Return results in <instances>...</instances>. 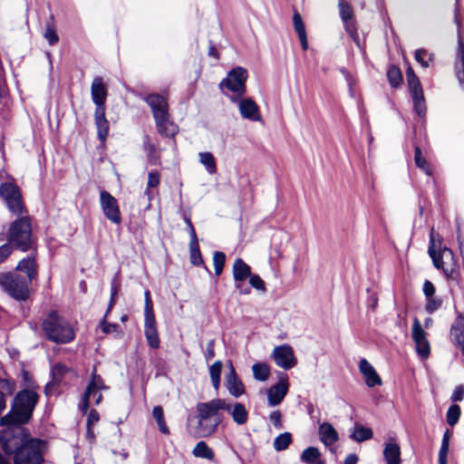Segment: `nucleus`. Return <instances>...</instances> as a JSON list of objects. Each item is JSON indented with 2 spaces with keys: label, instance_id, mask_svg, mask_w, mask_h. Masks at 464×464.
<instances>
[{
  "label": "nucleus",
  "instance_id": "nucleus-1",
  "mask_svg": "<svg viewBox=\"0 0 464 464\" xmlns=\"http://www.w3.org/2000/svg\"><path fill=\"white\" fill-rule=\"evenodd\" d=\"M39 399V394L32 389H23L19 391L14 395L10 411L1 417V422H16L17 424L29 423L33 418V413Z\"/></svg>",
  "mask_w": 464,
  "mask_h": 464
},
{
  "label": "nucleus",
  "instance_id": "nucleus-2",
  "mask_svg": "<svg viewBox=\"0 0 464 464\" xmlns=\"http://www.w3.org/2000/svg\"><path fill=\"white\" fill-rule=\"evenodd\" d=\"M42 329L46 339L55 343H69L75 337L71 324L55 311L46 314L42 323Z\"/></svg>",
  "mask_w": 464,
  "mask_h": 464
},
{
  "label": "nucleus",
  "instance_id": "nucleus-3",
  "mask_svg": "<svg viewBox=\"0 0 464 464\" xmlns=\"http://www.w3.org/2000/svg\"><path fill=\"white\" fill-rule=\"evenodd\" d=\"M19 217L10 225L7 244L22 251H27L33 246L31 218L28 216Z\"/></svg>",
  "mask_w": 464,
  "mask_h": 464
},
{
  "label": "nucleus",
  "instance_id": "nucleus-4",
  "mask_svg": "<svg viewBox=\"0 0 464 464\" xmlns=\"http://www.w3.org/2000/svg\"><path fill=\"white\" fill-rule=\"evenodd\" d=\"M31 283L16 272L0 273V287L16 301H26L30 296Z\"/></svg>",
  "mask_w": 464,
  "mask_h": 464
},
{
  "label": "nucleus",
  "instance_id": "nucleus-5",
  "mask_svg": "<svg viewBox=\"0 0 464 464\" xmlns=\"http://www.w3.org/2000/svg\"><path fill=\"white\" fill-rule=\"evenodd\" d=\"M47 442L44 440L34 438L13 455L14 464H44V450Z\"/></svg>",
  "mask_w": 464,
  "mask_h": 464
},
{
  "label": "nucleus",
  "instance_id": "nucleus-6",
  "mask_svg": "<svg viewBox=\"0 0 464 464\" xmlns=\"http://www.w3.org/2000/svg\"><path fill=\"white\" fill-rule=\"evenodd\" d=\"M144 298V334L148 342V345L152 349H158L160 344V340L153 312V303L149 290L145 291Z\"/></svg>",
  "mask_w": 464,
  "mask_h": 464
},
{
  "label": "nucleus",
  "instance_id": "nucleus-7",
  "mask_svg": "<svg viewBox=\"0 0 464 464\" xmlns=\"http://www.w3.org/2000/svg\"><path fill=\"white\" fill-rule=\"evenodd\" d=\"M0 197L13 215L22 216L26 212L20 188L15 184L12 182L2 183L0 185Z\"/></svg>",
  "mask_w": 464,
  "mask_h": 464
},
{
  "label": "nucleus",
  "instance_id": "nucleus-8",
  "mask_svg": "<svg viewBox=\"0 0 464 464\" xmlns=\"http://www.w3.org/2000/svg\"><path fill=\"white\" fill-rule=\"evenodd\" d=\"M247 76V71L243 67L237 66L228 72L227 77L221 81L219 86L221 89L225 87L228 91L237 93L238 97H242L246 93Z\"/></svg>",
  "mask_w": 464,
  "mask_h": 464
},
{
  "label": "nucleus",
  "instance_id": "nucleus-9",
  "mask_svg": "<svg viewBox=\"0 0 464 464\" xmlns=\"http://www.w3.org/2000/svg\"><path fill=\"white\" fill-rule=\"evenodd\" d=\"M428 253H429V256L432 259V263H433L434 266L437 269H442L448 278H454L455 270L450 269L449 271L443 266V258L450 257V259H452L453 253H452L451 249L448 248L447 246H444L441 250L437 252V250L435 249V238H434L433 229L431 230V233L430 235Z\"/></svg>",
  "mask_w": 464,
  "mask_h": 464
},
{
  "label": "nucleus",
  "instance_id": "nucleus-10",
  "mask_svg": "<svg viewBox=\"0 0 464 464\" xmlns=\"http://www.w3.org/2000/svg\"><path fill=\"white\" fill-rule=\"evenodd\" d=\"M196 418H219L218 411H230V402L224 399H213L207 402H198L196 405Z\"/></svg>",
  "mask_w": 464,
  "mask_h": 464
},
{
  "label": "nucleus",
  "instance_id": "nucleus-11",
  "mask_svg": "<svg viewBox=\"0 0 464 464\" xmlns=\"http://www.w3.org/2000/svg\"><path fill=\"white\" fill-rule=\"evenodd\" d=\"M100 204L103 215L113 224L121 223V214L117 199L107 190L100 192Z\"/></svg>",
  "mask_w": 464,
  "mask_h": 464
},
{
  "label": "nucleus",
  "instance_id": "nucleus-12",
  "mask_svg": "<svg viewBox=\"0 0 464 464\" xmlns=\"http://www.w3.org/2000/svg\"><path fill=\"white\" fill-rule=\"evenodd\" d=\"M272 357L277 366L284 370H290L296 365V359L293 348L288 344L275 347Z\"/></svg>",
  "mask_w": 464,
  "mask_h": 464
},
{
  "label": "nucleus",
  "instance_id": "nucleus-13",
  "mask_svg": "<svg viewBox=\"0 0 464 464\" xmlns=\"http://www.w3.org/2000/svg\"><path fill=\"white\" fill-rule=\"evenodd\" d=\"M228 369L229 371L225 378V386L231 396L238 398L245 393L244 384L238 378L231 361L228 362Z\"/></svg>",
  "mask_w": 464,
  "mask_h": 464
},
{
  "label": "nucleus",
  "instance_id": "nucleus-14",
  "mask_svg": "<svg viewBox=\"0 0 464 464\" xmlns=\"http://www.w3.org/2000/svg\"><path fill=\"white\" fill-rule=\"evenodd\" d=\"M107 88L101 76H95L91 85L92 101L96 108L106 109Z\"/></svg>",
  "mask_w": 464,
  "mask_h": 464
},
{
  "label": "nucleus",
  "instance_id": "nucleus-15",
  "mask_svg": "<svg viewBox=\"0 0 464 464\" xmlns=\"http://www.w3.org/2000/svg\"><path fill=\"white\" fill-rule=\"evenodd\" d=\"M150 106L153 118L169 112V104L166 98L159 93H150L142 97Z\"/></svg>",
  "mask_w": 464,
  "mask_h": 464
},
{
  "label": "nucleus",
  "instance_id": "nucleus-16",
  "mask_svg": "<svg viewBox=\"0 0 464 464\" xmlns=\"http://www.w3.org/2000/svg\"><path fill=\"white\" fill-rule=\"evenodd\" d=\"M287 380L280 381L267 390V404L270 407L279 405L288 392Z\"/></svg>",
  "mask_w": 464,
  "mask_h": 464
},
{
  "label": "nucleus",
  "instance_id": "nucleus-17",
  "mask_svg": "<svg viewBox=\"0 0 464 464\" xmlns=\"http://www.w3.org/2000/svg\"><path fill=\"white\" fill-rule=\"evenodd\" d=\"M158 132L167 138H172L177 133V126L170 121L169 113L154 117Z\"/></svg>",
  "mask_w": 464,
  "mask_h": 464
},
{
  "label": "nucleus",
  "instance_id": "nucleus-18",
  "mask_svg": "<svg viewBox=\"0 0 464 464\" xmlns=\"http://www.w3.org/2000/svg\"><path fill=\"white\" fill-rule=\"evenodd\" d=\"M198 425L196 427L197 435L200 438H207L212 435L218 425L221 423L220 418H197Z\"/></svg>",
  "mask_w": 464,
  "mask_h": 464
},
{
  "label": "nucleus",
  "instance_id": "nucleus-19",
  "mask_svg": "<svg viewBox=\"0 0 464 464\" xmlns=\"http://www.w3.org/2000/svg\"><path fill=\"white\" fill-rule=\"evenodd\" d=\"M359 369L362 374L364 376L365 382L368 387L372 388L382 384L381 377L366 359H362L360 361Z\"/></svg>",
  "mask_w": 464,
  "mask_h": 464
},
{
  "label": "nucleus",
  "instance_id": "nucleus-20",
  "mask_svg": "<svg viewBox=\"0 0 464 464\" xmlns=\"http://www.w3.org/2000/svg\"><path fill=\"white\" fill-rule=\"evenodd\" d=\"M454 71L459 85L464 90V43L459 35L458 49L454 62Z\"/></svg>",
  "mask_w": 464,
  "mask_h": 464
},
{
  "label": "nucleus",
  "instance_id": "nucleus-21",
  "mask_svg": "<svg viewBox=\"0 0 464 464\" xmlns=\"http://www.w3.org/2000/svg\"><path fill=\"white\" fill-rule=\"evenodd\" d=\"M452 342L458 346L464 356V317L459 315L450 328Z\"/></svg>",
  "mask_w": 464,
  "mask_h": 464
},
{
  "label": "nucleus",
  "instance_id": "nucleus-22",
  "mask_svg": "<svg viewBox=\"0 0 464 464\" xmlns=\"http://www.w3.org/2000/svg\"><path fill=\"white\" fill-rule=\"evenodd\" d=\"M106 109L95 108L94 120L99 140L104 142L109 133V121L105 117Z\"/></svg>",
  "mask_w": 464,
  "mask_h": 464
},
{
  "label": "nucleus",
  "instance_id": "nucleus-23",
  "mask_svg": "<svg viewBox=\"0 0 464 464\" xmlns=\"http://www.w3.org/2000/svg\"><path fill=\"white\" fill-rule=\"evenodd\" d=\"M239 111L244 119H247L253 121H258L259 108L257 104L251 99H244L239 102Z\"/></svg>",
  "mask_w": 464,
  "mask_h": 464
},
{
  "label": "nucleus",
  "instance_id": "nucleus-24",
  "mask_svg": "<svg viewBox=\"0 0 464 464\" xmlns=\"http://www.w3.org/2000/svg\"><path fill=\"white\" fill-rule=\"evenodd\" d=\"M383 458L386 464L401 463V447L395 440L391 439L384 444Z\"/></svg>",
  "mask_w": 464,
  "mask_h": 464
},
{
  "label": "nucleus",
  "instance_id": "nucleus-25",
  "mask_svg": "<svg viewBox=\"0 0 464 464\" xmlns=\"http://www.w3.org/2000/svg\"><path fill=\"white\" fill-rule=\"evenodd\" d=\"M318 433L321 441L326 446H331L338 440V433L329 422H323L319 425Z\"/></svg>",
  "mask_w": 464,
  "mask_h": 464
},
{
  "label": "nucleus",
  "instance_id": "nucleus-26",
  "mask_svg": "<svg viewBox=\"0 0 464 464\" xmlns=\"http://www.w3.org/2000/svg\"><path fill=\"white\" fill-rule=\"evenodd\" d=\"M143 150L146 153L147 160L150 165H159L160 154L157 146L150 141L149 135H144L142 139Z\"/></svg>",
  "mask_w": 464,
  "mask_h": 464
},
{
  "label": "nucleus",
  "instance_id": "nucleus-27",
  "mask_svg": "<svg viewBox=\"0 0 464 464\" xmlns=\"http://www.w3.org/2000/svg\"><path fill=\"white\" fill-rule=\"evenodd\" d=\"M16 270L24 272L26 276L24 279H29L32 284L33 280L37 276L35 260L33 257L23 258L17 265Z\"/></svg>",
  "mask_w": 464,
  "mask_h": 464
},
{
  "label": "nucleus",
  "instance_id": "nucleus-28",
  "mask_svg": "<svg viewBox=\"0 0 464 464\" xmlns=\"http://www.w3.org/2000/svg\"><path fill=\"white\" fill-rule=\"evenodd\" d=\"M251 275V267L242 258H237L233 265L234 281H246Z\"/></svg>",
  "mask_w": 464,
  "mask_h": 464
},
{
  "label": "nucleus",
  "instance_id": "nucleus-29",
  "mask_svg": "<svg viewBox=\"0 0 464 464\" xmlns=\"http://www.w3.org/2000/svg\"><path fill=\"white\" fill-rule=\"evenodd\" d=\"M338 8L345 30H350V24H353V10L352 5L345 0H339Z\"/></svg>",
  "mask_w": 464,
  "mask_h": 464
},
{
  "label": "nucleus",
  "instance_id": "nucleus-30",
  "mask_svg": "<svg viewBox=\"0 0 464 464\" xmlns=\"http://www.w3.org/2000/svg\"><path fill=\"white\" fill-rule=\"evenodd\" d=\"M227 412L237 425H243L247 421L248 412L241 402H236L233 406L230 404V411Z\"/></svg>",
  "mask_w": 464,
  "mask_h": 464
},
{
  "label": "nucleus",
  "instance_id": "nucleus-31",
  "mask_svg": "<svg viewBox=\"0 0 464 464\" xmlns=\"http://www.w3.org/2000/svg\"><path fill=\"white\" fill-rule=\"evenodd\" d=\"M321 456L320 450L311 446L303 450L300 459L305 464H325Z\"/></svg>",
  "mask_w": 464,
  "mask_h": 464
},
{
  "label": "nucleus",
  "instance_id": "nucleus-32",
  "mask_svg": "<svg viewBox=\"0 0 464 464\" xmlns=\"http://www.w3.org/2000/svg\"><path fill=\"white\" fill-rule=\"evenodd\" d=\"M373 437L372 429L355 424L353 430L350 434V438L356 442H363Z\"/></svg>",
  "mask_w": 464,
  "mask_h": 464
},
{
  "label": "nucleus",
  "instance_id": "nucleus-33",
  "mask_svg": "<svg viewBox=\"0 0 464 464\" xmlns=\"http://www.w3.org/2000/svg\"><path fill=\"white\" fill-rule=\"evenodd\" d=\"M192 454L196 458L205 459L208 460H213L215 458L213 450L203 440H200L196 444L192 450Z\"/></svg>",
  "mask_w": 464,
  "mask_h": 464
},
{
  "label": "nucleus",
  "instance_id": "nucleus-34",
  "mask_svg": "<svg viewBox=\"0 0 464 464\" xmlns=\"http://www.w3.org/2000/svg\"><path fill=\"white\" fill-rule=\"evenodd\" d=\"M411 96L412 98L415 112L418 114L420 118L425 117L427 108L425 104L423 91L411 92Z\"/></svg>",
  "mask_w": 464,
  "mask_h": 464
},
{
  "label": "nucleus",
  "instance_id": "nucleus-35",
  "mask_svg": "<svg viewBox=\"0 0 464 464\" xmlns=\"http://www.w3.org/2000/svg\"><path fill=\"white\" fill-rule=\"evenodd\" d=\"M189 259L193 266H199L204 265L198 238L189 241Z\"/></svg>",
  "mask_w": 464,
  "mask_h": 464
},
{
  "label": "nucleus",
  "instance_id": "nucleus-36",
  "mask_svg": "<svg viewBox=\"0 0 464 464\" xmlns=\"http://www.w3.org/2000/svg\"><path fill=\"white\" fill-rule=\"evenodd\" d=\"M199 162L205 167L209 174L217 172L216 160L211 152H199Z\"/></svg>",
  "mask_w": 464,
  "mask_h": 464
},
{
  "label": "nucleus",
  "instance_id": "nucleus-37",
  "mask_svg": "<svg viewBox=\"0 0 464 464\" xmlns=\"http://www.w3.org/2000/svg\"><path fill=\"white\" fill-rule=\"evenodd\" d=\"M152 416L158 424L160 431L165 435L169 434V429L164 420V411L161 406L153 407Z\"/></svg>",
  "mask_w": 464,
  "mask_h": 464
},
{
  "label": "nucleus",
  "instance_id": "nucleus-38",
  "mask_svg": "<svg viewBox=\"0 0 464 464\" xmlns=\"http://www.w3.org/2000/svg\"><path fill=\"white\" fill-rule=\"evenodd\" d=\"M253 375L256 381L265 382L270 374V368L265 362H256L252 366Z\"/></svg>",
  "mask_w": 464,
  "mask_h": 464
},
{
  "label": "nucleus",
  "instance_id": "nucleus-39",
  "mask_svg": "<svg viewBox=\"0 0 464 464\" xmlns=\"http://www.w3.org/2000/svg\"><path fill=\"white\" fill-rule=\"evenodd\" d=\"M387 78L392 88H398L402 82V74L400 68L396 65H391L387 71Z\"/></svg>",
  "mask_w": 464,
  "mask_h": 464
},
{
  "label": "nucleus",
  "instance_id": "nucleus-40",
  "mask_svg": "<svg viewBox=\"0 0 464 464\" xmlns=\"http://www.w3.org/2000/svg\"><path fill=\"white\" fill-rule=\"evenodd\" d=\"M292 434L288 431L279 434L274 440V449L276 451L285 450L292 443Z\"/></svg>",
  "mask_w": 464,
  "mask_h": 464
},
{
  "label": "nucleus",
  "instance_id": "nucleus-41",
  "mask_svg": "<svg viewBox=\"0 0 464 464\" xmlns=\"http://www.w3.org/2000/svg\"><path fill=\"white\" fill-rule=\"evenodd\" d=\"M223 363L221 361H216L209 367V375L211 379L212 385L215 390H218L220 386V374L222 371Z\"/></svg>",
  "mask_w": 464,
  "mask_h": 464
},
{
  "label": "nucleus",
  "instance_id": "nucleus-42",
  "mask_svg": "<svg viewBox=\"0 0 464 464\" xmlns=\"http://www.w3.org/2000/svg\"><path fill=\"white\" fill-rule=\"evenodd\" d=\"M414 161L416 166L422 169L428 176H430L432 174L430 164L423 157L419 146H415L414 148Z\"/></svg>",
  "mask_w": 464,
  "mask_h": 464
},
{
  "label": "nucleus",
  "instance_id": "nucleus-43",
  "mask_svg": "<svg viewBox=\"0 0 464 464\" xmlns=\"http://www.w3.org/2000/svg\"><path fill=\"white\" fill-rule=\"evenodd\" d=\"M406 77L411 93L422 91L420 80L411 67H408V69L406 70Z\"/></svg>",
  "mask_w": 464,
  "mask_h": 464
},
{
  "label": "nucleus",
  "instance_id": "nucleus-44",
  "mask_svg": "<svg viewBox=\"0 0 464 464\" xmlns=\"http://www.w3.org/2000/svg\"><path fill=\"white\" fill-rule=\"evenodd\" d=\"M461 414L460 407L458 404H451L446 413L447 423L453 427L459 422Z\"/></svg>",
  "mask_w": 464,
  "mask_h": 464
},
{
  "label": "nucleus",
  "instance_id": "nucleus-45",
  "mask_svg": "<svg viewBox=\"0 0 464 464\" xmlns=\"http://www.w3.org/2000/svg\"><path fill=\"white\" fill-rule=\"evenodd\" d=\"M106 389L102 378L96 373V368H93L92 373V379L89 382L85 391L88 392H93L94 390H103Z\"/></svg>",
  "mask_w": 464,
  "mask_h": 464
},
{
  "label": "nucleus",
  "instance_id": "nucleus-46",
  "mask_svg": "<svg viewBox=\"0 0 464 464\" xmlns=\"http://www.w3.org/2000/svg\"><path fill=\"white\" fill-rule=\"evenodd\" d=\"M412 339L415 343H419L420 342L426 340V333L416 317L414 318L412 324Z\"/></svg>",
  "mask_w": 464,
  "mask_h": 464
},
{
  "label": "nucleus",
  "instance_id": "nucleus-47",
  "mask_svg": "<svg viewBox=\"0 0 464 464\" xmlns=\"http://www.w3.org/2000/svg\"><path fill=\"white\" fill-rule=\"evenodd\" d=\"M226 262V255L223 252L216 251L213 256L214 269L216 276H220Z\"/></svg>",
  "mask_w": 464,
  "mask_h": 464
},
{
  "label": "nucleus",
  "instance_id": "nucleus-48",
  "mask_svg": "<svg viewBox=\"0 0 464 464\" xmlns=\"http://www.w3.org/2000/svg\"><path fill=\"white\" fill-rule=\"evenodd\" d=\"M69 372V368L63 363L55 364L51 371L52 379L61 383L63 377Z\"/></svg>",
  "mask_w": 464,
  "mask_h": 464
},
{
  "label": "nucleus",
  "instance_id": "nucleus-49",
  "mask_svg": "<svg viewBox=\"0 0 464 464\" xmlns=\"http://www.w3.org/2000/svg\"><path fill=\"white\" fill-rule=\"evenodd\" d=\"M16 390V382L13 379L3 378L0 382V391L7 395H12Z\"/></svg>",
  "mask_w": 464,
  "mask_h": 464
},
{
  "label": "nucleus",
  "instance_id": "nucleus-50",
  "mask_svg": "<svg viewBox=\"0 0 464 464\" xmlns=\"http://www.w3.org/2000/svg\"><path fill=\"white\" fill-rule=\"evenodd\" d=\"M44 36L51 45H54L59 42V36L51 24H46Z\"/></svg>",
  "mask_w": 464,
  "mask_h": 464
},
{
  "label": "nucleus",
  "instance_id": "nucleus-51",
  "mask_svg": "<svg viewBox=\"0 0 464 464\" xmlns=\"http://www.w3.org/2000/svg\"><path fill=\"white\" fill-rule=\"evenodd\" d=\"M100 327L102 331L106 334L112 333H120V325L118 324L108 323L107 317H105V315L100 321Z\"/></svg>",
  "mask_w": 464,
  "mask_h": 464
},
{
  "label": "nucleus",
  "instance_id": "nucleus-52",
  "mask_svg": "<svg viewBox=\"0 0 464 464\" xmlns=\"http://www.w3.org/2000/svg\"><path fill=\"white\" fill-rule=\"evenodd\" d=\"M249 284L253 288L262 291L263 293L266 291L264 280L256 274H252L249 276Z\"/></svg>",
  "mask_w": 464,
  "mask_h": 464
},
{
  "label": "nucleus",
  "instance_id": "nucleus-53",
  "mask_svg": "<svg viewBox=\"0 0 464 464\" xmlns=\"http://www.w3.org/2000/svg\"><path fill=\"white\" fill-rule=\"evenodd\" d=\"M293 24H294L295 30V32L297 33L298 35H302V34H306L305 27H304V22L302 20V16L297 12L294 13Z\"/></svg>",
  "mask_w": 464,
  "mask_h": 464
},
{
  "label": "nucleus",
  "instance_id": "nucleus-54",
  "mask_svg": "<svg viewBox=\"0 0 464 464\" xmlns=\"http://www.w3.org/2000/svg\"><path fill=\"white\" fill-rule=\"evenodd\" d=\"M416 344V351L418 353V354L421 357V358H428V356L430 355V343L428 342V340H424L422 342H420L419 343H415Z\"/></svg>",
  "mask_w": 464,
  "mask_h": 464
},
{
  "label": "nucleus",
  "instance_id": "nucleus-55",
  "mask_svg": "<svg viewBox=\"0 0 464 464\" xmlns=\"http://www.w3.org/2000/svg\"><path fill=\"white\" fill-rule=\"evenodd\" d=\"M441 300L438 298H428L425 310L428 314H432L441 306Z\"/></svg>",
  "mask_w": 464,
  "mask_h": 464
},
{
  "label": "nucleus",
  "instance_id": "nucleus-56",
  "mask_svg": "<svg viewBox=\"0 0 464 464\" xmlns=\"http://www.w3.org/2000/svg\"><path fill=\"white\" fill-rule=\"evenodd\" d=\"M269 420L273 423L275 428H276L278 430L283 428L282 414H281L280 411L276 410V411H272L269 415Z\"/></svg>",
  "mask_w": 464,
  "mask_h": 464
},
{
  "label": "nucleus",
  "instance_id": "nucleus-57",
  "mask_svg": "<svg viewBox=\"0 0 464 464\" xmlns=\"http://www.w3.org/2000/svg\"><path fill=\"white\" fill-rule=\"evenodd\" d=\"M160 182V176L158 171H150L148 175V188H157Z\"/></svg>",
  "mask_w": 464,
  "mask_h": 464
},
{
  "label": "nucleus",
  "instance_id": "nucleus-58",
  "mask_svg": "<svg viewBox=\"0 0 464 464\" xmlns=\"http://www.w3.org/2000/svg\"><path fill=\"white\" fill-rule=\"evenodd\" d=\"M427 54V51L424 48H420L415 51V60L423 67L428 68L430 66L429 61L424 59V55Z\"/></svg>",
  "mask_w": 464,
  "mask_h": 464
},
{
  "label": "nucleus",
  "instance_id": "nucleus-59",
  "mask_svg": "<svg viewBox=\"0 0 464 464\" xmlns=\"http://www.w3.org/2000/svg\"><path fill=\"white\" fill-rule=\"evenodd\" d=\"M215 343H216L215 339H210L207 343V348L204 353V356H205V359L207 362H209L210 360H212L215 357V350H214Z\"/></svg>",
  "mask_w": 464,
  "mask_h": 464
},
{
  "label": "nucleus",
  "instance_id": "nucleus-60",
  "mask_svg": "<svg viewBox=\"0 0 464 464\" xmlns=\"http://www.w3.org/2000/svg\"><path fill=\"white\" fill-rule=\"evenodd\" d=\"M13 247L9 244H4L0 246V264L4 263L11 255Z\"/></svg>",
  "mask_w": 464,
  "mask_h": 464
},
{
  "label": "nucleus",
  "instance_id": "nucleus-61",
  "mask_svg": "<svg viewBox=\"0 0 464 464\" xmlns=\"http://www.w3.org/2000/svg\"><path fill=\"white\" fill-rule=\"evenodd\" d=\"M183 219H184L185 223L187 224L188 231V234H189L190 240L197 239L198 236L196 234V230L194 228V226H193V224L191 222L190 217H188V215H186L184 213L183 214Z\"/></svg>",
  "mask_w": 464,
  "mask_h": 464
},
{
  "label": "nucleus",
  "instance_id": "nucleus-62",
  "mask_svg": "<svg viewBox=\"0 0 464 464\" xmlns=\"http://www.w3.org/2000/svg\"><path fill=\"white\" fill-rule=\"evenodd\" d=\"M92 392H88L87 391H84L83 392V395H82V402L80 404V410L83 412V413H86L89 410V407H90V398L92 396Z\"/></svg>",
  "mask_w": 464,
  "mask_h": 464
},
{
  "label": "nucleus",
  "instance_id": "nucleus-63",
  "mask_svg": "<svg viewBox=\"0 0 464 464\" xmlns=\"http://www.w3.org/2000/svg\"><path fill=\"white\" fill-rule=\"evenodd\" d=\"M464 398V385L457 386L451 394L450 400L452 401H461Z\"/></svg>",
  "mask_w": 464,
  "mask_h": 464
},
{
  "label": "nucleus",
  "instance_id": "nucleus-64",
  "mask_svg": "<svg viewBox=\"0 0 464 464\" xmlns=\"http://www.w3.org/2000/svg\"><path fill=\"white\" fill-rule=\"evenodd\" d=\"M423 293L427 298L432 297L435 294V286L430 281L425 280L423 284Z\"/></svg>",
  "mask_w": 464,
  "mask_h": 464
}]
</instances>
